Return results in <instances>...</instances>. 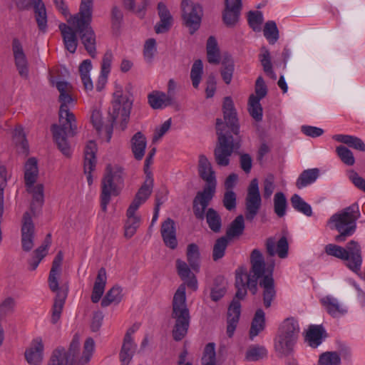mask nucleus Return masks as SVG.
<instances>
[{"label": "nucleus", "instance_id": "1", "mask_svg": "<svg viewBox=\"0 0 365 365\" xmlns=\"http://www.w3.org/2000/svg\"><path fill=\"white\" fill-rule=\"evenodd\" d=\"M250 263L252 267L250 273H247L246 269L242 267L236 270L235 287L237 292L227 312V334L229 337L233 336L238 324L241 307L239 300L246 296L247 288L255 294L257 292V280L263 277L259 282V286L263 288V301L267 308L271 306L272 301L276 294L272 277L274 262H268L266 266L262 254L259 250L255 249L250 255Z\"/></svg>", "mask_w": 365, "mask_h": 365}, {"label": "nucleus", "instance_id": "2", "mask_svg": "<svg viewBox=\"0 0 365 365\" xmlns=\"http://www.w3.org/2000/svg\"><path fill=\"white\" fill-rule=\"evenodd\" d=\"M222 110L225 125L236 135V138H234L232 135L225 133V125L221 119L217 118L216 130L218 141L214 151V155L218 165L227 166L230 163V157L233 151L240 147V127L237 113L230 97L225 98Z\"/></svg>", "mask_w": 365, "mask_h": 365}, {"label": "nucleus", "instance_id": "3", "mask_svg": "<svg viewBox=\"0 0 365 365\" xmlns=\"http://www.w3.org/2000/svg\"><path fill=\"white\" fill-rule=\"evenodd\" d=\"M59 125H53L51 130L58 148L65 156L69 157L72 151L68 138L74 136L77 130L75 115L70 111L76 100L68 93L59 95Z\"/></svg>", "mask_w": 365, "mask_h": 365}, {"label": "nucleus", "instance_id": "4", "mask_svg": "<svg viewBox=\"0 0 365 365\" xmlns=\"http://www.w3.org/2000/svg\"><path fill=\"white\" fill-rule=\"evenodd\" d=\"M95 343L88 338L83 346L82 356L79 358L80 339L74 336L68 351L57 349L53 351L48 365H88L94 350Z\"/></svg>", "mask_w": 365, "mask_h": 365}, {"label": "nucleus", "instance_id": "5", "mask_svg": "<svg viewBox=\"0 0 365 365\" xmlns=\"http://www.w3.org/2000/svg\"><path fill=\"white\" fill-rule=\"evenodd\" d=\"M359 217L360 211L357 203H354L334 214L327 224L331 229H335L339 232L335 237V240L341 242L345 241L346 237L351 236L356 231V222Z\"/></svg>", "mask_w": 365, "mask_h": 365}, {"label": "nucleus", "instance_id": "6", "mask_svg": "<svg viewBox=\"0 0 365 365\" xmlns=\"http://www.w3.org/2000/svg\"><path fill=\"white\" fill-rule=\"evenodd\" d=\"M172 317L175 320L173 336L175 341L182 340L187 333L190 325V313L186 304L185 285L181 284L173 299Z\"/></svg>", "mask_w": 365, "mask_h": 365}, {"label": "nucleus", "instance_id": "7", "mask_svg": "<svg viewBox=\"0 0 365 365\" xmlns=\"http://www.w3.org/2000/svg\"><path fill=\"white\" fill-rule=\"evenodd\" d=\"M325 252L345 261L346 266L354 273L361 276L360 270L362 264L361 247L354 240L349 242L346 247L334 244H328L325 247Z\"/></svg>", "mask_w": 365, "mask_h": 365}, {"label": "nucleus", "instance_id": "8", "mask_svg": "<svg viewBox=\"0 0 365 365\" xmlns=\"http://www.w3.org/2000/svg\"><path fill=\"white\" fill-rule=\"evenodd\" d=\"M63 259V255L61 251H59L53 261L48 280L50 289L56 294L52 307L51 322L53 324H56L59 320L67 297V292L58 287V277L61 273Z\"/></svg>", "mask_w": 365, "mask_h": 365}, {"label": "nucleus", "instance_id": "9", "mask_svg": "<svg viewBox=\"0 0 365 365\" xmlns=\"http://www.w3.org/2000/svg\"><path fill=\"white\" fill-rule=\"evenodd\" d=\"M123 168L118 165H108L106 174L102 180V191L101 195V206L103 212L107 210L111 195L120 193V185L123 183Z\"/></svg>", "mask_w": 365, "mask_h": 365}, {"label": "nucleus", "instance_id": "10", "mask_svg": "<svg viewBox=\"0 0 365 365\" xmlns=\"http://www.w3.org/2000/svg\"><path fill=\"white\" fill-rule=\"evenodd\" d=\"M91 21L92 19L68 20V24L76 29L86 51L92 58H95L96 56V38L95 32L91 26Z\"/></svg>", "mask_w": 365, "mask_h": 365}, {"label": "nucleus", "instance_id": "11", "mask_svg": "<svg viewBox=\"0 0 365 365\" xmlns=\"http://www.w3.org/2000/svg\"><path fill=\"white\" fill-rule=\"evenodd\" d=\"M131 106L132 102L123 94L122 89L119 87L113 93L112 106L109 110L112 121L119 120L126 123L130 116Z\"/></svg>", "mask_w": 365, "mask_h": 365}, {"label": "nucleus", "instance_id": "12", "mask_svg": "<svg viewBox=\"0 0 365 365\" xmlns=\"http://www.w3.org/2000/svg\"><path fill=\"white\" fill-rule=\"evenodd\" d=\"M262 197L257 178L251 180L245 199V217L252 221L257 216L262 207Z\"/></svg>", "mask_w": 365, "mask_h": 365}, {"label": "nucleus", "instance_id": "13", "mask_svg": "<svg viewBox=\"0 0 365 365\" xmlns=\"http://www.w3.org/2000/svg\"><path fill=\"white\" fill-rule=\"evenodd\" d=\"M181 7L185 25L189 27L190 34H193L200 26L202 16V7L191 0H182Z\"/></svg>", "mask_w": 365, "mask_h": 365}, {"label": "nucleus", "instance_id": "14", "mask_svg": "<svg viewBox=\"0 0 365 365\" xmlns=\"http://www.w3.org/2000/svg\"><path fill=\"white\" fill-rule=\"evenodd\" d=\"M21 232L22 249L25 252H29L34 245L35 227L32 221V215L29 212H26L23 215Z\"/></svg>", "mask_w": 365, "mask_h": 365}, {"label": "nucleus", "instance_id": "15", "mask_svg": "<svg viewBox=\"0 0 365 365\" xmlns=\"http://www.w3.org/2000/svg\"><path fill=\"white\" fill-rule=\"evenodd\" d=\"M198 171L200 176L206 182L207 185L204 190L215 192L216 179L215 174L212 170V165L206 156H199Z\"/></svg>", "mask_w": 365, "mask_h": 365}, {"label": "nucleus", "instance_id": "16", "mask_svg": "<svg viewBox=\"0 0 365 365\" xmlns=\"http://www.w3.org/2000/svg\"><path fill=\"white\" fill-rule=\"evenodd\" d=\"M12 51L14 53L15 65L19 74L24 78L29 77V63L26 56L24 52L20 41L15 38L12 42Z\"/></svg>", "mask_w": 365, "mask_h": 365}, {"label": "nucleus", "instance_id": "17", "mask_svg": "<svg viewBox=\"0 0 365 365\" xmlns=\"http://www.w3.org/2000/svg\"><path fill=\"white\" fill-rule=\"evenodd\" d=\"M44 346L42 339H34L30 346L25 351V359L30 365H41L43 359Z\"/></svg>", "mask_w": 365, "mask_h": 365}, {"label": "nucleus", "instance_id": "18", "mask_svg": "<svg viewBox=\"0 0 365 365\" xmlns=\"http://www.w3.org/2000/svg\"><path fill=\"white\" fill-rule=\"evenodd\" d=\"M96 143L93 140L88 142L84 150V173L86 175L88 185L93 183L91 172L94 170L96 164Z\"/></svg>", "mask_w": 365, "mask_h": 365}, {"label": "nucleus", "instance_id": "19", "mask_svg": "<svg viewBox=\"0 0 365 365\" xmlns=\"http://www.w3.org/2000/svg\"><path fill=\"white\" fill-rule=\"evenodd\" d=\"M267 254L273 257L277 255L284 259L287 257L289 245L286 237H282L277 242L274 237H269L265 243Z\"/></svg>", "mask_w": 365, "mask_h": 365}, {"label": "nucleus", "instance_id": "20", "mask_svg": "<svg viewBox=\"0 0 365 365\" xmlns=\"http://www.w3.org/2000/svg\"><path fill=\"white\" fill-rule=\"evenodd\" d=\"M160 233L165 245L174 250L178 246L175 223L171 218H167L161 225Z\"/></svg>", "mask_w": 365, "mask_h": 365}, {"label": "nucleus", "instance_id": "21", "mask_svg": "<svg viewBox=\"0 0 365 365\" xmlns=\"http://www.w3.org/2000/svg\"><path fill=\"white\" fill-rule=\"evenodd\" d=\"M215 192V191L203 190L202 192H199L197 194L193 200V212L197 219H204L205 211L210 201L213 197Z\"/></svg>", "mask_w": 365, "mask_h": 365}, {"label": "nucleus", "instance_id": "22", "mask_svg": "<svg viewBox=\"0 0 365 365\" xmlns=\"http://www.w3.org/2000/svg\"><path fill=\"white\" fill-rule=\"evenodd\" d=\"M61 31L65 48L71 53H74L78 46V38L76 29L66 24H61L58 26Z\"/></svg>", "mask_w": 365, "mask_h": 365}, {"label": "nucleus", "instance_id": "23", "mask_svg": "<svg viewBox=\"0 0 365 365\" xmlns=\"http://www.w3.org/2000/svg\"><path fill=\"white\" fill-rule=\"evenodd\" d=\"M153 187V178L151 173L146 175L145 180L143 185L140 187L135 197L130 206L139 208L144 203L152 193Z\"/></svg>", "mask_w": 365, "mask_h": 365}, {"label": "nucleus", "instance_id": "24", "mask_svg": "<svg viewBox=\"0 0 365 365\" xmlns=\"http://www.w3.org/2000/svg\"><path fill=\"white\" fill-rule=\"evenodd\" d=\"M138 208L131 206H129L127 210V220L124 226V235L126 238L132 237L140 225L141 218L139 215L135 214Z\"/></svg>", "mask_w": 365, "mask_h": 365}, {"label": "nucleus", "instance_id": "25", "mask_svg": "<svg viewBox=\"0 0 365 365\" xmlns=\"http://www.w3.org/2000/svg\"><path fill=\"white\" fill-rule=\"evenodd\" d=\"M320 302L327 312L334 317H339L347 312L346 308L336 298L331 295L322 297Z\"/></svg>", "mask_w": 365, "mask_h": 365}, {"label": "nucleus", "instance_id": "26", "mask_svg": "<svg viewBox=\"0 0 365 365\" xmlns=\"http://www.w3.org/2000/svg\"><path fill=\"white\" fill-rule=\"evenodd\" d=\"M160 21L155 25V31L157 34L167 32L172 26L173 17L166 6L160 2L158 5Z\"/></svg>", "mask_w": 365, "mask_h": 365}, {"label": "nucleus", "instance_id": "27", "mask_svg": "<svg viewBox=\"0 0 365 365\" xmlns=\"http://www.w3.org/2000/svg\"><path fill=\"white\" fill-rule=\"evenodd\" d=\"M34 18L38 30L45 34L48 29L47 13L42 0H34Z\"/></svg>", "mask_w": 365, "mask_h": 365}, {"label": "nucleus", "instance_id": "28", "mask_svg": "<svg viewBox=\"0 0 365 365\" xmlns=\"http://www.w3.org/2000/svg\"><path fill=\"white\" fill-rule=\"evenodd\" d=\"M106 282L107 275L106 269L101 267L98 270L91 294V300L93 303H97L101 299L105 290Z\"/></svg>", "mask_w": 365, "mask_h": 365}, {"label": "nucleus", "instance_id": "29", "mask_svg": "<svg viewBox=\"0 0 365 365\" xmlns=\"http://www.w3.org/2000/svg\"><path fill=\"white\" fill-rule=\"evenodd\" d=\"M325 336V330L322 326L311 325L307 332L305 341L310 346L316 348L322 344Z\"/></svg>", "mask_w": 365, "mask_h": 365}, {"label": "nucleus", "instance_id": "30", "mask_svg": "<svg viewBox=\"0 0 365 365\" xmlns=\"http://www.w3.org/2000/svg\"><path fill=\"white\" fill-rule=\"evenodd\" d=\"M299 333V327L297 321L294 318H287L281 324L278 334L297 340Z\"/></svg>", "mask_w": 365, "mask_h": 365}, {"label": "nucleus", "instance_id": "31", "mask_svg": "<svg viewBox=\"0 0 365 365\" xmlns=\"http://www.w3.org/2000/svg\"><path fill=\"white\" fill-rule=\"evenodd\" d=\"M131 150L135 158L142 160L145 155L147 141L145 135L141 132L136 133L130 140Z\"/></svg>", "mask_w": 365, "mask_h": 365}, {"label": "nucleus", "instance_id": "32", "mask_svg": "<svg viewBox=\"0 0 365 365\" xmlns=\"http://www.w3.org/2000/svg\"><path fill=\"white\" fill-rule=\"evenodd\" d=\"M150 106L154 109H160L172 104V96L163 92L153 91L148 96Z\"/></svg>", "mask_w": 365, "mask_h": 365}, {"label": "nucleus", "instance_id": "33", "mask_svg": "<svg viewBox=\"0 0 365 365\" xmlns=\"http://www.w3.org/2000/svg\"><path fill=\"white\" fill-rule=\"evenodd\" d=\"M319 176V170L318 168H312L304 170L299 175L296 181V187L298 189H302L313 184Z\"/></svg>", "mask_w": 365, "mask_h": 365}, {"label": "nucleus", "instance_id": "34", "mask_svg": "<svg viewBox=\"0 0 365 365\" xmlns=\"http://www.w3.org/2000/svg\"><path fill=\"white\" fill-rule=\"evenodd\" d=\"M265 328V314L262 309H257L252 319L250 330V338L253 340Z\"/></svg>", "mask_w": 365, "mask_h": 365}, {"label": "nucleus", "instance_id": "35", "mask_svg": "<svg viewBox=\"0 0 365 365\" xmlns=\"http://www.w3.org/2000/svg\"><path fill=\"white\" fill-rule=\"evenodd\" d=\"M296 341V339L278 334L274 344L275 350L282 356H287L292 351Z\"/></svg>", "mask_w": 365, "mask_h": 365}, {"label": "nucleus", "instance_id": "36", "mask_svg": "<svg viewBox=\"0 0 365 365\" xmlns=\"http://www.w3.org/2000/svg\"><path fill=\"white\" fill-rule=\"evenodd\" d=\"M38 175L37 160L34 158H29L24 166L25 185L35 184Z\"/></svg>", "mask_w": 365, "mask_h": 365}, {"label": "nucleus", "instance_id": "37", "mask_svg": "<svg viewBox=\"0 0 365 365\" xmlns=\"http://www.w3.org/2000/svg\"><path fill=\"white\" fill-rule=\"evenodd\" d=\"M27 191L32 195L33 200L31 204L30 213L34 214V206L37 203L41 205L43 202L44 195H43V184H31L26 185Z\"/></svg>", "mask_w": 365, "mask_h": 365}, {"label": "nucleus", "instance_id": "38", "mask_svg": "<svg viewBox=\"0 0 365 365\" xmlns=\"http://www.w3.org/2000/svg\"><path fill=\"white\" fill-rule=\"evenodd\" d=\"M136 345L133 343V339L124 337L123 346L120 353V359L122 365H127L130 361L135 351Z\"/></svg>", "mask_w": 365, "mask_h": 365}, {"label": "nucleus", "instance_id": "39", "mask_svg": "<svg viewBox=\"0 0 365 365\" xmlns=\"http://www.w3.org/2000/svg\"><path fill=\"white\" fill-rule=\"evenodd\" d=\"M245 230V220L242 215H238L236 218L230 223L226 231V237L228 240H231L234 237L240 236Z\"/></svg>", "mask_w": 365, "mask_h": 365}, {"label": "nucleus", "instance_id": "40", "mask_svg": "<svg viewBox=\"0 0 365 365\" xmlns=\"http://www.w3.org/2000/svg\"><path fill=\"white\" fill-rule=\"evenodd\" d=\"M267 356V350L264 346L252 344L250 346L245 354V359L248 361H257Z\"/></svg>", "mask_w": 365, "mask_h": 365}, {"label": "nucleus", "instance_id": "41", "mask_svg": "<svg viewBox=\"0 0 365 365\" xmlns=\"http://www.w3.org/2000/svg\"><path fill=\"white\" fill-rule=\"evenodd\" d=\"M292 207L297 212L307 217L312 215V209L310 205L306 202L298 194H294L290 199Z\"/></svg>", "mask_w": 365, "mask_h": 365}, {"label": "nucleus", "instance_id": "42", "mask_svg": "<svg viewBox=\"0 0 365 365\" xmlns=\"http://www.w3.org/2000/svg\"><path fill=\"white\" fill-rule=\"evenodd\" d=\"M205 217L209 228L215 233L220 232L222 228V220L217 212L213 208H209Z\"/></svg>", "mask_w": 365, "mask_h": 365}, {"label": "nucleus", "instance_id": "43", "mask_svg": "<svg viewBox=\"0 0 365 365\" xmlns=\"http://www.w3.org/2000/svg\"><path fill=\"white\" fill-rule=\"evenodd\" d=\"M259 58L265 73L271 78L275 80L277 78V75L273 71L271 56L268 49L265 47H262L261 48V53Z\"/></svg>", "mask_w": 365, "mask_h": 365}, {"label": "nucleus", "instance_id": "44", "mask_svg": "<svg viewBox=\"0 0 365 365\" xmlns=\"http://www.w3.org/2000/svg\"><path fill=\"white\" fill-rule=\"evenodd\" d=\"M234 73V62L230 56H225L222 61L221 76L226 84H230Z\"/></svg>", "mask_w": 365, "mask_h": 365}, {"label": "nucleus", "instance_id": "45", "mask_svg": "<svg viewBox=\"0 0 365 365\" xmlns=\"http://www.w3.org/2000/svg\"><path fill=\"white\" fill-rule=\"evenodd\" d=\"M207 55L208 62L217 64L220 62V51L215 37L210 36L207 41Z\"/></svg>", "mask_w": 365, "mask_h": 365}, {"label": "nucleus", "instance_id": "46", "mask_svg": "<svg viewBox=\"0 0 365 365\" xmlns=\"http://www.w3.org/2000/svg\"><path fill=\"white\" fill-rule=\"evenodd\" d=\"M187 259L191 268L195 271L199 270L200 252L196 244L192 243L187 248Z\"/></svg>", "mask_w": 365, "mask_h": 365}, {"label": "nucleus", "instance_id": "47", "mask_svg": "<svg viewBox=\"0 0 365 365\" xmlns=\"http://www.w3.org/2000/svg\"><path fill=\"white\" fill-rule=\"evenodd\" d=\"M93 0H81L79 12L69 19H92Z\"/></svg>", "mask_w": 365, "mask_h": 365}, {"label": "nucleus", "instance_id": "48", "mask_svg": "<svg viewBox=\"0 0 365 365\" xmlns=\"http://www.w3.org/2000/svg\"><path fill=\"white\" fill-rule=\"evenodd\" d=\"M122 297V289L120 287H113L102 299L101 306L106 307L111 303L118 304L121 301Z\"/></svg>", "mask_w": 365, "mask_h": 365}, {"label": "nucleus", "instance_id": "49", "mask_svg": "<svg viewBox=\"0 0 365 365\" xmlns=\"http://www.w3.org/2000/svg\"><path fill=\"white\" fill-rule=\"evenodd\" d=\"M287 202L284 194L282 192H277L274 196V210L279 217H282L286 214Z\"/></svg>", "mask_w": 365, "mask_h": 365}, {"label": "nucleus", "instance_id": "50", "mask_svg": "<svg viewBox=\"0 0 365 365\" xmlns=\"http://www.w3.org/2000/svg\"><path fill=\"white\" fill-rule=\"evenodd\" d=\"M203 73V65L201 60H196L192 66L190 71V78L192 84L195 88H197L200 83Z\"/></svg>", "mask_w": 365, "mask_h": 365}, {"label": "nucleus", "instance_id": "51", "mask_svg": "<svg viewBox=\"0 0 365 365\" xmlns=\"http://www.w3.org/2000/svg\"><path fill=\"white\" fill-rule=\"evenodd\" d=\"M258 98L252 94L249 98V112L250 115L257 121L262 118V108Z\"/></svg>", "mask_w": 365, "mask_h": 365}, {"label": "nucleus", "instance_id": "52", "mask_svg": "<svg viewBox=\"0 0 365 365\" xmlns=\"http://www.w3.org/2000/svg\"><path fill=\"white\" fill-rule=\"evenodd\" d=\"M227 245L228 239L226 237H221L215 241L212 250V259L214 261H217L224 257Z\"/></svg>", "mask_w": 365, "mask_h": 365}, {"label": "nucleus", "instance_id": "53", "mask_svg": "<svg viewBox=\"0 0 365 365\" xmlns=\"http://www.w3.org/2000/svg\"><path fill=\"white\" fill-rule=\"evenodd\" d=\"M264 36L269 43L274 44L279 38V31L277 24L273 21H267L264 27Z\"/></svg>", "mask_w": 365, "mask_h": 365}, {"label": "nucleus", "instance_id": "54", "mask_svg": "<svg viewBox=\"0 0 365 365\" xmlns=\"http://www.w3.org/2000/svg\"><path fill=\"white\" fill-rule=\"evenodd\" d=\"M319 365H340L341 357L336 351H327L319 356Z\"/></svg>", "mask_w": 365, "mask_h": 365}, {"label": "nucleus", "instance_id": "55", "mask_svg": "<svg viewBox=\"0 0 365 365\" xmlns=\"http://www.w3.org/2000/svg\"><path fill=\"white\" fill-rule=\"evenodd\" d=\"M336 153L339 159L346 165L351 166L355 163V158L351 150L344 145L336 148Z\"/></svg>", "mask_w": 365, "mask_h": 365}, {"label": "nucleus", "instance_id": "56", "mask_svg": "<svg viewBox=\"0 0 365 365\" xmlns=\"http://www.w3.org/2000/svg\"><path fill=\"white\" fill-rule=\"evenodd\" d=\"M13 138L16 145L22 153H27L28 143L24 133L23 128L17 126L13 132Z\"/></svg>", "mask_w": 365, "mask_h": 365}, {"label": "nucleus", "instance_id": "57", "mask_svg": "<svg viewBox=\"0 0 365 365\" xmlns=\"http://www.w3.org/2000/svg\"><path fill=\"white\" fill-rule=\"evenodd\" d=\"M216 354L215 344L209 343L206 345L202 358V365H216Z\"/></svg>", "mask_w": 365, "mask_h": 365}, {"label": "nucleus", "instance_id": "58", "mask_svg": "<svg viewBox=\"0 0 365 365\" xmlns=\"http://www.w3.org/2000/svg\"><path fill=\"white\" fill-rule=\"evenodd\" d=\"M240 11L237 9H232V8H227L225 7V9L223 13V21L224 23L227 26H233L235 25V24L238 21Z\"/></svg>", "mask_w": 365, "mask_h": 365}, {"label": "nucleus", "instance_id": "59", "mask_svg": "<svg viewBox=\"0 0 365 365\" xmlns=\"http://www.w3.org/2000/svg\"><path fill=\"white\" fill-rule=\"evenodd\" d=\"M157 53L156 41L154 38L148 39L144 45L143 56L148 63H151Z\"/></svg>", "mask_w": 365, "mask_h": 365}, {"label": "nucleus", "instance_id": "60", "mask_svg": "<svg viewBox=\"0 0 365 365\" xmlns=\"http://www.w3.org/2000/svg\"><path fill=\"white\" fill-rule=\"evenodd\" d=\"M247 20L250 26L255 31H260L261 24L263 22V16L262 12L258 11H250L247 14Z\"/></svg>", "mask_w": 365, "mask_h": 365}, {"label": "nucleus", "instance_id": "61", "mask_svg": "<svg viewBox=\"0 0 365 365\" xmlns=\"http://www.w3.org/2000/svg\"><path fill=\"white\" fill-rule=\"evenodd\" d=\"M275 190L274 177L272 175H267L263 181V197L269 199Z\"/></svg>", "mask_w": 365, "mask_h": 365}, {"label": "nucleus", "instance_id": "62", "mask_svg": "<svg viewBox=\"0 0 365 365\" xmlns=\"http://www.w3.org/2000/svg\"><path fill=\"white\" fill-rule=\"evenodd\" d=\"M51 235L48 233L46 235L43 244L34 251V256L39 258L40 259H42L47 255L48 248L51 245Z\"/></svg>", "mask_w": 365, "mask_h": 365}, {"label": "nucleus", "instance_id": "63", "mask_svg": "<svg viewBox=\"0 0 365 365\" xmlns=\"http://www.w3.org/2000/svg\"><path fill=\"white\" fill-rule=\"evenodd\" d=\"M171 118L165 120L160 127L156 128L153 137V142H158L170 128Z\"/></svg>", "mask_w": 365, "mask_h": 365}, {"label": "nucleus", "instance_id": "64", "mask_svg": "<svg viewBox=\"0 0 365 365\" xmlns=\"http://www.w3.org/2000/svg\"><path fill=\"white\" fill-rule=\"evenodd\" d=\"M176 267L178 273L182 279H187L190 275L193 274L190 272L187 263L180 259L176 260Z\"/></svg>", "mask_w": 365, "mask_h": 365}]
</instances>
